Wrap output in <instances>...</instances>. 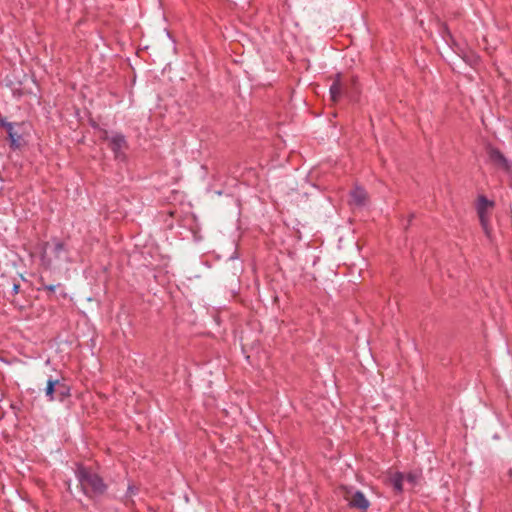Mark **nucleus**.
<instances>
[{
  "mask_svg": "<svg viewBox=\"0 0 512 512\" xmlns=\"http://www.w3.org/2000/svg\"><path fill=\"white\" fill-rule=\"evenodd\" d=\"M75 476L81 491L89 498L101 497L107 491V485L102 477L81 464L77 465Z\"/></svg>",
  "mask_w": 512,
  "mask_h": 512,
  "instance_id": "nucleus-1",
  "label": "nucleus"
},
{
  "mask_svg": "<svg viewBox=\"0 0 512 512\" xmlns=\"http://www.w3.org/2000/svg\"><path fill=\"white\" fill-rule=\"evenodd\" d=\"M494 202L489 200L486 196L480 195L477 198L476 210L479 217L480 224L487 237L491 236L490 226V210L494 208Z\"/></svg>",
  "mask_w": 512,
  "mask_h": 512,
  "instance_id": "nucleus-2",
  "label": "nucleus"
},
{
  "mask_svg": "<svg viewBox=\"0 0 512 512\" xmlns=\"http://www.w3.org/2000/svg\"><path fill=\"white\" fill-rule=\"evenodd\" d=\"M102 138L109 142V147L113 151L116 159H125V151L128 148V143L123 134L115 132L109 135L108 131H104Z\"/></svg>",
  "mask_w": 512,
  "mask_h": 512,
  "instance_id": "nucleus-3",
  "label": "nucleus"
},
{
  "mask_svg": "<svg viewBox=\"0 0 512 512\" xmlns=\"http://www.w3.org/2000/svg\"><path fill=\"white\" fill-rule=\"evenodd\" d=\"M343 498L348 502L351 508L358 509L360 511H367L370 507L369 500L361 491H353L348 487H341Z\"/></svg>",
  "mask_w": 512,
  "mask_h": 512,
  "instance_id": "nucleus-4",
  "label": "nucleus"
},
{
  "mask_svg": "<svg viewBox=\"0 0 512 512\" xmlns=\"http://www.w3.org/2000/svg\"><path fill=\"white\" fill-rule=\"evenodd\" d=\"M486 153L489 161L494 167L505 173H510L512 170L511 162L504 156V154L496 147L488 145L486 147Z\"/></svg>",
  "mask_w": 512,
  "mask_h": 512,
  "instance_id": "nucleus-5",
  "label": "nucleus"
},
{
  "mask_svg": "<svg viewBox=\"0 0 512 512\" xmlns=\"http://www.w3.org/2000/svg\"><path fill=\"white\" fill-rule=\"evenodd\" d=\"M345 91H346V86L342 81V74L337 73L333 77V82L329 89L331 100L333 102H338L344 95Z\"/></svg>",
  "mask_w": 512,
  "mask_h": 512,
  "instance_id": "nucleus-6",
  "label": "nucleus"
},
{
  "mask_svg": "<svg viewBox=\"0 0 512 512\" xmlns=\"http://www.w3.org/2000/svg\"><path fill=\"white\" fill-rule=\"evenodd\" d=\"M350 196H351V199H352V203L357 205V206H363V205H365V203L367 201V193H366V191L363 188L358 187V186H356L351 191Z\"/></svg>",
  "mask_w": 512,
  "mask_h": 512,
  "instance_id": "nucleus-7",
  "label": "nucleus"
},
{
  "mask_svg": "<svg viewBox=\"0 0 512 512\" xmlns=\"http://www.w3.org/2000/svg\"><path fill=\"white\" fill-rule=\"evenodd\" d=\"M403 481L404 474L401 472H395L389 477V484L393 486V489L397 494H401L404 490Z\"/></svg>",
  "mask_w": 512,
  "mask_h": 512,
  "instance_id": "nucleus-8",
  "label": "nucleus"
},
{
  "mask_svg": "<svg viewBox=\"0 0 512 512\" xmlns=\"http://www.w3.org/2000/svg\"><path fill=\"white\" fill-rule=\"evenodd\" d=\"M1 126L6 129L12 147H19L20 136L14 131V125L10 122H1Z\"/></svg>",
  "mask_w": 512,
  "mask_h": 512,
  "instance_id": "nucleus-9",
  "label": "nucleus"
},
{
  "mask_svg": "<svg viewBox=\"0 0 512 512\" xmlns=\"http://www.w3.org/2000/svg\"><path fill=\"white\" fill-rule=\"evenodd\" d=\"M56 400L62 402L67 397L70 396V388L60 380L57 379V386H56Z\"/></svg>",
  "mask_w": 512,
  "mask_h": 512,
  "instance_id": "nucleus-10",
  "label": "nucleus"
},
{
  "mask_svg": "<svg viewBox=\"0 0 512 512\" xmlns=\"http://www.w3.org/2000/svg\"><path fill=\"white\" fill-rule=\"evenodd\" d=\"M56 386H57V379L49 378L47 381V386L45 389V395L48 399V401H54L56 400Z\"/></svg>",
  "mask_w": 512,
  "mask_h": 512,
  "instance_id": "nucleus-11",
  "label": "nucleus"
},
{
  "mask_svg": "<svg viewBox=\"0 0 512 512\" xmlns=\"http://www.w3.org/2000/svg\"><path fill=\"white\" fill-rule=\"evenodd\" d=\"M422 477L421 471H413L404 475V479H406L410 484L416 485L420 481Z\"/></svg>",
  "mask_w": 512,
  "mask_h": 512,
  "instance_id": "nucleus-12",
  "label": "nucleus"
},
{
  "mask_svg": "<svg viewBox=\"0 0 512 512\" xmlns=\"http://www.w3.org/2000/svg\"><path fill=\"white\" fill-rule=\"evenodd\" d=\"M66 252V247L63 242L57 240L55 241L54 247H53V254L56 259L61 258V253Z\"/></svg>",
  "mask_w": 512,
  "mask_h": 512,
  "instance_id": "nucleus-13",
  "label": "nucleus"
},
{
  "mask_svg": "<svg viewBox=\"0 0 512 512\" xmlns=\"http://www.w3.org/2000/svg\"><path fill=\"white\" fill-rule=\"evenodd\" d=\"M41 262L45 268H50L52 265V260L46 256L45 252L41 256Z\"/></svg>",
  "mask_w": 512,
  "mask_h": 512,
  "instance_id": "nucleus-14",
  "label": "nucleus"
},
{
  "mask_svg": "<svg viewBox=\"0 0 512 512\" xmlns=\"http://www.w3.org/2000/svg\"><path fill=\"white\" fill-rule=\"evenodd\" d=\"M164 260H165V257H164V256H162V258H161V261H162V269H163L164 267H168V264H167ZM170 274H171V276H174V273H173L172 271H169V270H166V271H165V275H167L168 282H170V276H169ZM163 277H164V273L162 272V278H163Z\"/></svg>",
  "mask_w": 512,
  "mask_h": 512,
  "instance_id": "nucleus-15",
  "label": "nucleus"
},
{
  "mask_svg": "<svg viewBox=\"0 0 512 512\" xmlns=\"http://www.w3.org/2000/svg\"><path fill=\"white\" fill-rule=\"evenodd\" d=\"M166 35L169 40V47L171 48L173 53H176L175 39L172 38L171 33L169 31L166 32Z\"/></svg>",
  "mask_w": 512,
  "mask_h": 512,
  "instance_id": "nucleus-16",
  "label": "nucleus"
},
{
  "mask_svg": "<svg viewBox=\"0 0 512 512\" xmlns=\"http://www.w3.org/2000/svg\"><path fill=\"white\" fill-rule=\"evenodd\" d=\"M56 287H57L56 285L43 284L42 289L49 293H54L56 290Z\"/></svg>",
  "mask_w": 512,
  "mask_h": 512,
  "instance_id": "nucleus-17",
  "label": "nucleus"
},
{
  "mask_svg": "<svg viewBox=\"0 0 512 512\" xmlns=\"http://www.w3.org/2000/svg\"><path fill=\"white\" fill-rule=\"evenodd\" d=\"M165 213L167 214L169 217H172L174 218L175 217V213L176 211L175 210H172L170 207L166 208L165 210H162V214Z\"/></svg>",
  "mask_w": 512,
  "mask_h": 512,
  "instance_id": "nucleus-18",
  "label": "nucleus"
},
{
  "mask_svg": "<svg viewBox=\"0 0 512 512\" xmlns=\"http://www.w3.org/2000/svg\"><path fill=\"white\" fill-rule=\"evenodd\" d=\"M480 61L479 57L478 56H473L472 60L470 61V64L471 65H476L478 64Z\"/></svg>",
  "mask_w": 512,
  "mask_h": 512,
  "instance_id": "nucleus-19",
  "label": "nucleus"
},
{
  "mask_svg": "<svg viewBox=\"0 0 512 512\" xmlns=\"http://www.w3.org/2000/svg\"><path fill=\"white\" fill-rule=\"evenodd\" d=\"M19 288H20V285L15 283L13 285V294H17L19 292Z\"/></svg>",
  "mask_w": 512,
  "mask_h": 512,
  "instance_id": "nucleus-20",
  "label": "nucleus"
},
{
  "mask_svg": "<svg viewBox=\"0 0 512 512\" xmlns=\"http://www.w3.org/2000/svg\"><path fill=\"white\" fill-rule=\"evenodd\" d=\"M164 222L166 223V226H165L166 228L171 229L173 227V222L172 221L168 222V220L165 219Z\"/></svg>",
  "mask_w": 512,
  "mask_h": 512,
  "instance_id": "nucleus-21",
  "label": "nucleus"
}]
</instances>
